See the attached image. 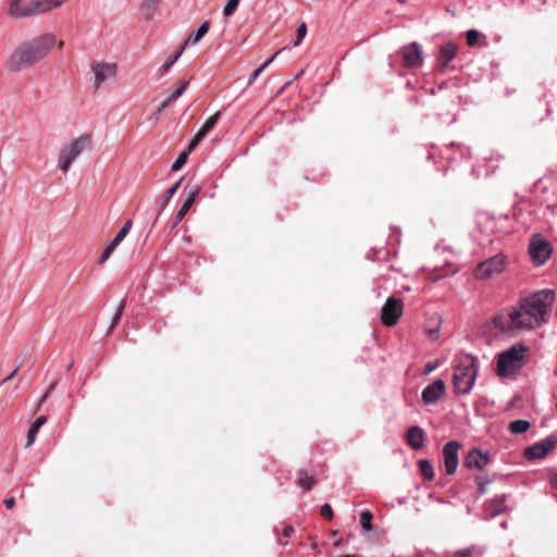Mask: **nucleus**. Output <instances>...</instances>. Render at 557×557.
<instances>
[{
  "mask_svg": "<svg viewBox=\"0 0 557 557\" xmlns=\"http://www.w3.org/2000/svg\"><path fill=\"white\" fill-rule=\"evenodd\" d=\"M554 301L555 292L553 289H541L521 297L506 318L502 317L496 320V325L503 332L540 327L547 322Z\"/></svg>",
  "mask_w": 557,
  "mask_h": 557,
  "instance_id": "1",
  "label": "nucleus"
},
{
  "mask_svg": "<svg viewBox=\"0 0 557 557\" xmlns=\"http://www.w3.org/2000/svg\"><path fill=\"white\" fill-rule=\"evenodd\" d=\"M57 42L52 33H45L22 42L7 59L11 72L28 69L48 57Z\"/></svg>",
  "mask_w": 557,
  "mask_h": 557,
  "instance_id": "2",
  "label": "nucleus"
},
{
  "mask_svg": "<svg viewBox=\"0 0 557 557\" xmlns=\"http://www.w3.org/2000/svg\"><path fill=\"white\" fill-rule=\"evenodd\" d=\"M478 376L476 359L465 356L454 369L453 385L455 393L467 395L471 392Z\"/></svg>",
  "mask_w": 557,
  "mask_h": 557,
  "instance_id": "3",
  "label": "nucleus"
},
{
  "mask_svg": "<svg viewBox=\"0 0 557 557\" xmlns=\"http://www.w3.org/2000/svg\"><path fill=\"white\" fill-rule=\"evenodd\" d=\"M90 145L91 138L89 135H82L63 145L57 157L58 170L63 173H67L72 164L86 149L90 147Z\"/></svg>",
  "mask_w": 557,
  "mask_h": 557,
  "instance_id": "4",
  "label": "nucleus"
},
{
  "mask_svg": "<svg viewBox=\"0 0 557 557\" xmlns=\"http://www.w3.org/2000/svg\"><path fill=\"white\" fill-rule=\"evenodd\" d=\"M524 354L525 347L522 344H515L507 350L500 352L497 359V375L505 377L521 369Z\"/></svg>",
  "mask_w": 557,
  "mask_h": 557,
  "instance_id": "5",
  "label": "nucleus"
},
{
  "mask_svg": "<svg viewBox=\"0 0 557 557\" xmlns=\"http://www.w3.org/2000/svg\"><path fill=\"white\" fill-rule=\"evenodd\" d=\"M553 252L549 242L541 234L533 235L529 245V255L535 265H543Z\"/></svg>",
  "mask_w": 557,
  "mask_h": 557,
  "instance_id": "6",
  "label": "nucleus"
},
{
  "mask_svg": "<svg viewBox=\"0 0 557 557\" xmlns=\"http://www.w3.org/2000/svg\"><path fill=\"white\" fill-rule=\"evenodd\" d=\"M90 69L94 75V87L100 88L106 82L115 79L119 66L115 62L92 61Z\"/></svg>",
  "mask_w": 557,
  "mask_h": 557,
  "instance_id": "7",
  "label": "nucleus"
},
{
  "mask_svg": "<svg viewBox=\"0 0 557 557\" xmlns=\"http://www.w3.org/2000/svg\"><path fill=\"white\" fill-rule=\"evenodd\" d=\"M506 257L503 253L495 255L482 261L475 269V277L487 280L494 275L502 273L506 268Z\"/></svg>",
  "mask_w": 557,
  "mask_h": 557,
  "instance_id": "8",
  "label": "nucleus"
},
{
  "mask_svg": "<svg viewBox=\"0 0 557 557\" xmlns=\"http://www.w3.org/2000/svg\"><path fill=\"white\" fill-rule=\"evenodd\" d=\"M557 445V437L549 435L524 450V457L529 460L545 458Z\"/></svg>",
  "mask_w": 557,
  "mask_h": 557,
  "instance_id": "9",
  "label": "nucleus"
},
{
  "mask_svg": "<svg viewBox=\"0 0 557 557\" xmlns=\"http://www.w3.org/2000/svg\"><path fill=\"white\" fill-rule=\"evenodd\" d=\"M403 309L401 300L388 298L382 308V322L387 326L396 324L403 314Z\"/></svg>",
  "mask_w": 557,
  "mask_h": 557,
  "instance_id": "10",
  "label": "nucleus"
},
{
  "mask_svg": "<svg viewBox=\"0 0 557 557\" xmlns=\"http://www.w3.org/2000/svg\"><path fill=\"white\" fill-rule=\"evenodd\" d=\"M460 448V444L456 441H450L446 443L443 447V458H444V466L445 471L448 475H451L456 472L458 463H459V457H458V450Z\"/></svg>",
  "mask_w": 557,
  "mask_h": 557,
  "instance_id": "11",
  "label": "nucleus"
},
{
  "mask_svg": "<svg viewBox=\"0 0 557 557\" xmlns=\"http://www.w3.org/2000/svg\"><path fill=\"white\" fill-rule=\"evenodd\" d=\"M445 382L441 379L434 380L422 391L421 398L425 405L436 404L445 394Z\"/></svg>",
  "mask_w": 557,
  "mask_h": 557,
  "instance_id": "12",
  "label": "nucleus"
},
{
  "mask_svg": "<svg viewBox=\"0 0 557 557\" xmlns=\"http://www.w3.org/2000/svg\"><path fill=\"white\" fill-rule=\"evenodd\" d=\"M404 63L408 67H419L423 63L421 46L418 42H411L401 49Z\"/></svg>",
  "mask_w": 557,
  "mask_h": 557,
  "instance_id": "13",
  "label": "nucleus"
},
{
  "mask_svg": "<svg viewBox=\"0 0 557 557\" xmlns=\"http://www.w3.org/2000/svg\"><path fill=\"white\" fill-rule=\"evenodd\" d=\"M490 462V455L480 449H472L463 460V466L468 469H483Z\"/></svg>",
  "mask_w": 557,
  "mask_h": 557,
  "instance_id": "14",
  "label": "nucleus"
},
{
  "mask_svg": "<svg viewBox=\"0 0 557 557\" xmlns=\"http://www.w3.org/2000/svg\"><path fill=\"white\" fill-rule=\"evenodd\" d=\"M66 0H30V16L45 14L59 7Z\"/></svg>",
  "mask_w": 557,
  "mask_h": 557,
  "instance_id": "15",
  "label": "nucleus"
},
{
  "mask_svg": "<svg viewBox=\"0 0 557 557\" xmlns=\"http://www.w3.org/2000/svg\"><path fill=\"white\" fill-rule=\"evenodd\" d=\"M30 1L23 4L22 0H9L8 14L13 18H26L30 16Z\"/></svg>",
  "mask_w": 557,
  "mask_h": 557,
  "instance_id": "16",
  "label": "nucleus"
},
{
  "mask_svg": "<svg viewBox=\"0 0 557 557\" xmlns=\"http://www.w3.org/2000/svg\"><path fill=\"white\" fill-rule=\"evenodd\" d=\"M219 117L220 112H216L205 122V124L201 126V128L198 131V133L190 141L189 150H194L197 144L207 135V133L215 126V124L219 121Z\"/></svg>",
  "mask_w": 557,
  "mask_h": 557,
  "instance_id": "17",
  "label": "nucleus"
},
{
  "mask_svg": "<svg viewBox=\"0 0 557 557\" xmlns=\"http://www.w3.org/2000/svg\"><path fill=\"white\" fill-rule=\"evenodd\" d=\"M424 442V432L420 426H410L407 431V443L413 449H421Z\"/></svg>",
  "mask_w": 557,
  "mask_h": 557,
  "instance_id": "18",
  "label": "nucleus"
},
{
  "mask_svg": "<svg viewBox=\"0 0 557 557\" xmlns=\"http://www.w3.org/2000/svg\"><path fill=\"white\" fill-rule=\"evenodd\" d=\"M163 0H140L139 11L145 21H151Z\"/></svg>",
  "mask_w": 557,
  "mask_h": 557,
  "instance_id": "19",
  "label": "nucleus"
},
{
  "mask_svg": "<svg viewBox=\"0 0 557 557\" xmlns=\"http://www.w3.org/2000/svg\"><path fill=\"white\" fill-rule=\"evenodd\" d=\"M199 193H200V187L199 186H196L189 193L188 197L185 199L184 203L182 205V207L177 211V214H176L175 221H174V226H176L184 219V216L186 215V213L189 211V209L191 208L193 203L195 202V200H196L197 196L199 195Z\"/></svg>",
  "mask_w": 557,
  "mask_h": 557,
  "instance_id": "20",
  "label": "nucleus"
},
{
  "mask_svg": "<svg viewBox=\"0 0 557 557\" xmlns=\"http://www.w3.org/2000/svg\"><path fill=\"white\" fill-rule=\"evenodd\" d=\"M457 47L453 42L444 44L438 51V60L444 61L445 64L449 63L456 55Z\"/></svg>",
  "mask_w": 557,
  "mask_h": 557,
  "instance_id": "21",
  "label": "nucleus"
},
{
  "mask_svg": "<svg viewBox=\"0 0 557 557\" xmlns=\"http://www.w3.org/2000/svg\"><path fill=\"white\" fill-rule=\"evenodd\" d=\"M47 422V418L45 416L38 417L29 426L27 433V442L26 447H29L36 440L37 433L39 429Z\"/></svg>",
  "mask_w": 557,
  "mask_h": 557,
  "instance_id": "22",
  "label": "nucleus"
},
{
  "mask_svg": "<svg viewBox=\"0 0 557 557\" xmlns=\"http://www.w3.org/2000/svg\"><path fill=\"white\" fill-rule=\"evenodd\" d=\"M209 28H210L209 22L208 21L203 22L194 34L189 35V37L185 41L184 46L186 47L189 44L196 45L197 42H199L202 39V37L209 32Z\"/></svg>",
  "mask_w": 557,
  "mask_h": 557,
  "instance_id": "23",
  "label": "nucleus"
},
{
  "mask_svg": "<svg viewBox=\"0 0 557 557\" xmlns=\"http://www.w3.org/2000/svg\"><path fill=\"white\" fill-rule=\"evenodd\" d=\"M530 422L527 420H515L509 423L508 430L511 434H522L530 429Z\"/></svg>",
  "mask_w": 557,
  "mask_h": 557,
  "instance_id": "24",
  "label": "nucleus"
},
{
  "mask_svg": "<svg viewBox=\"0 0 557 557\" xmlns=\"http://www.w3.org/2000/svg\"><path fill=\"white\" fill-rule=\"evenodd\" d=\"M315 484L313 476L307 474L305 470L298 472V485L305 491L311 490Z\"/></svg>",
  "mask_w": 557,
  "mask_h": 557,
  "instance_id": "25",
  "label": "nucleus"
},
{
  "mask_svg": "<svg viewBox=\"0 0 557 557\" xmlns=\"http://www.w3.org/2000/svg\"><path fill=\"white\" fill-rule=\"evenodd\" d=\"M282 50L275 52L269 60H267L262 65L257 67L249 76L248 84H252L258 76L273 62V60L281 53Z\"/></svg>",
  "mask_w": 557,
  "mask_h": 557,
  "instance_id": "26",
  "label": "nucleus"
},
{
  "mask_svg": "<svg viewBox=\"0 0 557 557\" xmlns=\"http://www.w3.org/2000/svg\"><path fill=\"white\" fill-rule=\"evenodd\" d=\"M419 469L424 479L431 481L434 479V470L431 462L426 459L419 460Z\"/></svg>",
  "mask_w": 557,
  "mask_h": 557,
  "instance_id": "27",
  "label": "nucleus"
},
{
  "mask_svg": "<svg viewBox=\"0 0 557 557\" xmlns=\"http://www.w3.org/2000/svg\"><path fill=\"white\" fill-rule=\"evenodd\" d=\"M185 50V46H183L173 57L171 60L164 62L161 67L159 69V72L161 75H163L165 72H168L172 65L180 59L183 51Z\"/></svg>",
  "mask_w": 557,
  "mask_h": 557,
  "instance_id": "28",
  "label": "nucleus"
},
{
  "mask_svg": "<svg viewBox=\"0 0 557 557\" xmlns=\"http://www.w3.org/2000/svg\"><path fill=\"white\" fill-rule=\"evenodd\" d=\"M182 181H183V178L178 180L175 184H173L165 191L164 197H163L162 202H161L162 207H165L168 205V202L170 201V199L176 194V191L178 190V188L181 186Z\"/></svg>",
  "mask_w": 557,
  "mask_h": 557,
  "instance_id": "29",
  "label": "nucleus"
},
{
  "mask_svg": "<svg viewBox=\"0 0 557 557\" xmlns=\"http://www.w3.org/2000/svg\"><path fill=\"white\" fill-rule=\"evenodd\" d=\"M189 151L190 150L188 149V151H182L178 154V157L176 158V160L173 162V164L171 166L172 171L176 172V171L181 170L184 166V164L187 161Z\"/></svg>",
  "mask_w": 557,
  "mask_h": 557,
  "instance_id": "30",
  "label": "nucleus"
},
{
  "mask_svg": "<svg viewBox=\"0 0 557 557\" xmlns=\"http://www.w3.org/2000/svg\"><path fill=\"white\" fill-rule=\"evenodd\" d=\"M125 305H126L125 300H122L120 302V305H119V307H117V309H116V311H115V313H114V315L112 318L111 324L109 326V332H111L117 325V323H119V321H120V319L122 317L123 310L125 308Z\"/></svg>",
  "mask_w": 557,
  "mask_h": 557,
  "instance_id": "31",
  "label": "nucleus"
},
{
  "mask_svg": "<svg viewBox=\"0 0 557 557\" xmlns=\"http://www.w3.org/2000/svg\"><path fill=\"white\" fill-rule=\"evenodd\" d=\"M188 86V82L184 81L181 82L177 86V88L169 96V101L175 102L186 90Z\"/></svg>",
  "mask_w": 557,
  "mask_h": 557,
  "instance_id": "32",
  "label": "nucleus"
},
{
  "mask_svg": "<svg viewBox=\"0 0 557 557\" xmlns=\"http://www.w3.org/2000/svg\"><path fill=\"white\" fill-rule=\"evenodd\" d=\"M371 519H372V513L369 510H364L363 512H361L360 523H361V527L368 532L372 530Z\"/></svg>",
  "mask_w": 557,
  "mask_h": 557,
  "instance_id": "33",
  "label": "nucleus"
},
{
  "mask_svg": "<svg viewBox=\"0 0 557 557\" xmlns=\"http://www.w3.org/2000/svg\"><path fill=\"white\" fill-rule=\"evenodd\" d=\"M306 35H307V25L305 22H301L298 26L297 35L293 42V46L294 47L299 46L301 44L302 39L306 37Z\"/></svg>",
  "mask_w": 557,
  "mask_h": 557,
  "instance_id": "34",
  "label": "nucleus"
},
{
  "mask_svg": "<svg viewBox=\"0 0 557 557\" xmlns=\"http://www.w3.org/2000/svg\"><path fill=\"white\" fill-rule=\"evenodd\" d=\"M238 4H239V0H228L223 9L224 16H226V17L232 16L236 12Z\"/></svg>",
  "mask_w": 557,
  "mask_h": 557,
  "instance_id": "35",
  "label": "nucleus"
},
{
  "mask_svg": "<svg viewBox=\"0 0 557 557\" xmlns=\"http://www.w3.org/2000/svg\"><path fill=\"white\" fill-rule=\"evenodd\" d=\"M480 33L476 29H470L467 32V42L469 46L476 44Z\"/></svg>",
  "mask_w": 557,
  "mask_h": 557,
  "instance_id": "36",
  "label": "nucleus"
},
{
  "mask_svg": "<svg viewBox=\"0 0 557 557\" xmlns=\"http://www.w3.org/2000/svg\"><path fill=\"white\" fill-rule=\"evenodd\" d=\"M114 250H115L114 248H112L111 246L108 245L103 249V251L99 258V263L100 264L104 263L110 258V256L113 253Z\"/></svg>",
  "mask_w": 557,
  "mask_h": 557,
  "instance_id": "37",
  "label": "nucleus"
},
{
  "mask_svg": "<svg viewBox=\"0 0 557 557\" xmlns=\"http://www.w3.org/2000/svg\"><path fill=\"white\" fill-rule=\"evenodd\" d=\"M321 515L326 519L333 518V509L329 504H324L321 506Z\"/></svg>",
  "mask_w": 557,
  "mask_h": 557,
  "instance_id": "38",
  "label": "nucleus"
},
{
  "mask_svg": "<svg viewBox=\"0 0 557 557\" xmlns=\"http://www.w3.org/2000/svg\"><path fill=\"white\" fill-rule=\"evenodd\" d=\"M476 482H478V485H479V492L481 494H484L485 493V485L490 483V480L487 479H482L480 476L476 478Z\"/></svg>",
  "mask_w": 557,
  "mask_h": 557,
  "instance_id": "39",
  "label": "nucleus"
},
{
  "mask_svg": "<svg viewBox=\"0 0 557 557\" xmlns=\"http://www.w3.org/2000/svg\"><path fill=\"white\" fill-rule=\"evenodd\" d=\"M456 557H472V549L471 548H463L458 552H456Z\"/></svg>",
  "mask_w": 557,
  "mask_h": 557,
  "instance_id": "40",
  "label": "nucleus"
},
{
  "mask_svg": "<svg viewBox=\"0 0 557 557\" xmlns=\"http://www.w3.org/2000/svg\"><path fill=\"white\" fill-rule=\"evenodd\" d=\"M438 333H440L438 329H430V330H428V336L432 341L437 339Z\"/></svg>",
  "mask_w": 557,
  "mask_h": 557,
  "instance_id": "41",
  "label": "nucleus"
},
{
  "mask_svg": "<svg viewBox=\"0 0 557 557\" xmlns=\"http://www.w3.org/2000/svg\"><path fill=\"white\" fill-rule=\"evenodd\" d=\"M132 225H133V222L131 220H127L125 222V224L122 226L121 231L122 233H124L125 235H127L132 228Z\"/></svg>",
  "mask_w": 557,
  "mask_h": 557,
  "instance_id": "42",
  "label": "nucleus"
},
{
  "mask_svg": "<svg viewBox=\"0 0 557 557\" xmlns=\"http://www.w3.org/2000/svg\"><path fill=\"white\" fill-rule=\"evenodd\" d=\"M3 503L8 509H12L15 506V499L13 497L4 499Z\"/></svg>",
  "mask_w": 557,
  "mask_h": 557,
  "instance_id": "43",
  "label": "nucleus"
},
{
  "mask_svg": "<svg viewBox=\"0 0 557 557\" xmlns=\"http://www.w3.org/2000/svg\"><path fill=\"white\" fill-rule=\"evenodd\" d=\"M437 364L436 363H428L425 366V369H424V373L425 374H429L431 373L432 371H434L436 369Z\"/></svg>",
  "mask_w": 557,
  "mask_h": 557,
  "instance_id": "44",
  "label": "nucleus"
},
{
  "mask_svg": "<svg viewBox=\"0 0 557 557\" xmlns=\"http://www.w3.org/2000/svg\"><path fill=\"white\" fill-rule=\"evenodd\" d=\"M173 101H169V97L160 104L158 111L161 112L163 111L166 107H169L170 104H172Z\"/></svg>",
  "mask_w": 557,
  "mask_h": 557,
  "instance_id": "45",
  "label": "nucleus"
},
{
  "mask_svg": "<svg viewBox=\"0 0 557 557\" xmlns=\"http://www.w3.org/2000/svg\"><path fill=\"white\" fill-rule=\"evenodd\" d=\"M17 370L18 368L14 369L3 381H2V384L9 382L10 380H12L16 373H17Z\"/></svg>",
  "mask_w": 557,
  "mask_h": 557,
  "instance_id": "46",
  "label": "nucleus"
},
{
  "mask_svg": "<svg viewBox=\"0 0 557 557\" xmlns=\"http://www.w3.org/2000/svg\"><path fill=\"white\" fill-rule=\"evenodd\" d=\"M294 533V529L292 527H285L283 530V534L286 537H289Z\"/></svg>",
  "mask_w": 557,
  "mask_h": 557,
  "instance_id": "47",
  "label": "nucleus"
},
{
  "mask_svg": "<svg viewBox=\"0 0 557 557\" xmlns=\"http://www.w3.org/2000/svg\"><path fill=\"white\" fill-rule=\"evenodd\" d=\"M54 385H55V383H52V384L49 386V389L45 393V395H44V396H42V398H41V403H42V401H45V400L48 398L49 393H50V391H51V389H53V388H54Z\"/></svg>",
  "mask_w": 557,
  "mask_h": 557,
  "instance_id": "48",
  "label": "nucleus"
},
{
  "mask_svg": "<svg viewBox=\"0 0 557 557\" xmlns=\"http://www.w3.org/2000/svg\"><path fill=\"white\" fill-rule=\"evenodd\" d=\"M125 237H126V235L124 233H122V231L120 230L114 238H116L119 242H122Z\"/></svg>",
  "mask_w": 557,
  "mask_h": 557,
  "instance_id": "49",
  "label": "nucleus"
},
{
  "mask_svg": "<svg viewBox=\"0 0 557 557\" xmlns=\"http://www.w3.org/2000/svg\"><path fill=\"white\" fill-rule=\"evenodd\" d=\"M121 244L116 238H113V240L109 244L112 248L116 249V247Z\"/></svg>",
  "mask_w": 557,
  "mask_h": 557,
  "instance_id": "50",
  "label": "nucleus"
},
{
  "mask_svg": "<svg viewBox=\"0 0 557 557\" xmlns=\"http://www.w3.org/2000/svg\"><path fill=\"white\" fill-rule=\"evenodd\" d=\"M121 244L116 238H113V240L109 244L112 248L116 249V247Z\"/></svg>",
  "mask_w": 557,
  "mask_h": 557,
  "instance_id": "51",
  "label": "nucleus"
},
{
  "mask_svg": "<svg viewBox=\"0 0 557 557\" xmlns=\"http://www.w3.org/2000/svg\"><path fill=\"white\" fill-rule=\"evenodd\" d=\"M552 483L557 487V473L554 474V476L552 479Z\"/></svg>",
  "mask_w": 557,
  "mask_h": 557,
  "instance_id": "52",
  "label": "nucleus"
},
{
  "mask_svg": "<svg viewBox=\"0 0 557 557\" xmlns=\"http://www.w3.org/2000/svg\"><path fill=\"white\" fill-rule=\"evenodd\" d=\"M339 557H358L356 555H341Z\"/></svg>",
  "mask_w": 557,
  "mask_h": 557,
  "instance_id": "53",
  "label": "nucleus"
},
{
  "mask_svg": "<svg viewBox=\"0 0 557 557\" xmlns=\"http://www.w3.org/2000/svg\"><path fill=\"white\" fill-rule=\"evenodd\" d=\"M62 46H63V41H60L59 48H62Z\"/></svg>",
  "mask_w": 557,
  "mask_h": 557,
  "instance_id": "54",
  "label": "nucleus"
},
{
  "mask_svg": "<svg viewBox=\"0 0 557 557\" xmlns=\"http://www.w3.org/2000/svg\"><path fill=\"white\" fill-rule=\"evenodd\" d=\"M502 511V508H497L496 513H499Z\"/></svg>",
  "mask_w": 557,
  "mask_h": 557,
  "instance_id": "55",
  "label": "nucleus"
}]
</instances>
